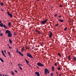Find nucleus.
<instances>
[{
	"label": "nucleus",
	"instance_id": "obj_1",
	"mask_svg": "<svg viewBox=\"0 0 76 76\" xmlns=\"http://www.w3.org/2000/svg\"><path fill=\"white\" fill-rule=\"evenodd\" d=\"M48 20V19H46L45 20L42 21L41 22V25H42V24H45V23H46L47 22Z\"/></svg>",
	"mask_w": 76,
	"mask_h": 76
},
{
	"label": "nucleus",
	"instance_id": "obj_2",
	"mask_svg": "<svg viewBox=\"0 0 76 76\" xmlns=\"http://www.w3.org/2000/svg\"><path fill=\"white\" fill-rule=\"evenodd\" d=\"M26 56L28 57H30V58H32V59H33V58H33V57H32V55H31V54H30V53H27Z\"/></svg>",
	"mask_w": 76,
	"mask_h": 76
},
{
	"label": "nucleus",
	"instance_id": "obj_3",
	"mask_svg": "<svg viewBox=\"0 0 76 76\" xmlns=\"http://www.w3.org/2000/svg\"><path fill=\"white\" fill-rule=\"evenodd\" d=\"M16 52L17 53H18V54H19L21 56H23V54H22V53L20 52L19 51V50L18 49H17Z\"/></svg>",
	"mask_w": 76,
	"mask_h": 76
},
{
	"label": "nucleus",
	"instance_id": "obj_4",
	"mask_svg": "<svg viewBox=\"0 0 76 76\" xmlns=\"http://www.w3.org/2000/svg\"><path fill=\"white\" fill-rule=\"evenodd\" d=\"M7 14L8 16H9L10 18H12L13 17V15L11 14V13H10L9 12H7Z\"/></svg>",
	"mask_w": 76,
	"mask_h": 76
},
{
	"label": "nucleus",
	"instance_id": "obj_5",
	"mask_svg": "<svg viewBox=\"0 0 76 76\" xmlns=\"http://www.w3.org/2000/svg\"><path fill=\"white\" fill-rule=\"evenodd\" d=\"M37 65H38V66H40V67H42V66H44V65H43L40 62L37 63Z\"/></svg>",
	"mask_w": 76,
	"mask_h": 76
},
{
	"label": "nucleus",
	"instance_id": "obj_6",
	"mask_svg": "<svg viewBox=\"0 0 76 76\" xmlns=\"http://www.w3.org/2000/svg\"><path fill=\"white\" fill-rule=\"evenodd\" d=\"M44 72L46 73H50V71H49V70H48L47 68H45V69Z\"/></svg>",
	"mask_w": 76,
	"mask_h": 76
},
{
	"label": "nucleus",
	"instance_id": "obj_7",
	"mask_svg": "<svg viewBox=\"0 0 76 76\" xmlns=\"http://www.w3.org/2000/svg\"><path fill=\"white\" fill-rule=\"evenodd\" d=\"M50 34H49V38H51V37H52V35H53V33H52V32L50 31Z\"/></svg>",
	"mask_w": 76,
	"mask_h": 76
},
{
	"label": "nucleus",
	"instance_id": "obj_8",
	"mask_svg": "<svg viewBox=\"0 0 76 76\" xmlns=\"http://www.w3.org/2000/svg\"><path fill=\"white\" fill-rule=\"evenodd\" d=\"M12 36V34H11V32L10 33L8 34V37H11Z\"/></svg>",
	"mask_w": 76,
	"mask_h": 76
},
{
	"label": "nucleus",
	"instance_id": "obj_9",
	"mask_svg": "<svg viewBox=\"0 0 76 76\" xmlns=\"http://www.w3.org/2000/svg\"><path fill=\"white\" fill-rule=\"evenodd\" d=\"M35 74L37 75V76H39L40 74L38 72H35Z\"/></svg>",
	"mask_w": 76,
	"mask_h": 76
},
{
	"label": "nucleus",
	"instance_id": "obj_10",
	"mask_svg": "<svg viewBox=\"0 0 76 76\" xmlns=\"http://www.w3.org/2000/svg\"><path fill=\"white\" fill-rule=\"evenodd\" d=\"M10 32H11L9 30H7L6 31L5 34H8Z\"/></svg>",
	"mask_w": 76,
	"mask_h": 76
},
{
	"label": "nucleus",
	"instance_id": "obj_11",
	"mask_svg": "<svg viewBox=\"0 0 76 76\" xmlns=\"http://www.w3.org/2000/svg\"><path fill=\"white\" fill-rule=\"evenodd\" d=\"M25 61H26V63L28 64L29 63V61L26 60V59H25Z\"/></svg>",
	"mask_w": 76,
	"mask_h": 76
},
{
	"label": "nucleus",
	"instance_id": "obj_12",
	"mask_svg": "<svg viewBox=\"0 0 76 76\" xmlns=\"http://www.w3.org/2000/svg\"><path fill=\"white\" fill-rule=\"evenodd\" d=\"M12 25V23H11L10 22H9L8 23V26L9 27H10L11 25Z\"/></svg>",
	"mask_w": 76,
	"mask_h": 76
},
{
	"label": "nucleus",
	"instance_id": "obj_13",
	"mask_svg": "<svg viewBox=\"0 0 76 76\" xmlns=\"http://www.w3.org/2000/svg\"><path fill=\"white\" fill-rule=\"evenodd\" d=\"M58 21H59V22H64V21H63V20H62L61 19H58Z\"/></svg>",
	"mask_w": 76,
	"mask_h": 76
},
{
	"label": "nucleus",
	"instance_id": "obj_14",
	"mask_svg": "<svg viewBox=\"0 0 76 76\" xmlns=\"http://www.w3.org/2000/svg\"><path fill=\"white\" fill-rule=\"evenodd\" d=\"M9 41L10 43L11 44H12V40L10 39H9Z\"/></svg>",
	"mask_w": 76,
	"mask_h": 76
},
{
	"label": "nucleus",
	"instance_id": "obj_15",
	"mask_svg": "<svg viewBox=\"0 0 76 76\" xmlns=\"http://www.w3.org/2000/svg\"><path fill=\"white\" fill-rule=\"evenodd\" d=\"M3 26L4 28H5V29H7V27L5 25H4Z\"/></svg>",
	"mask_w": 76,
	"mask_h": 76
},
{
	"label": "nucleus",
	"instance_id": "obj_16",
	"mask_svg": "<svg viewBox=\"0 0 76 76\" xmlns=\"http://www.w3.org/2000/svg\"><path fill=\"white\" fill-rule=\"evenodd\" d=\"M7 53H8V55L9 56H10V57H11V54H10V52H7Z\"/></svg>",
	"mask_w": 76,
	"mask_h": 76
},
{
	"label": "nucleus",
	"instance_id": "obj_17",
	"mask_svg": "<svg viewBox=\"0 0 76 76\" xmlns=\"http://www.w3.org/2000/svg\"><path fill=\"white\" fill-rule=\"evenodd\" d=\"M3 23H1L0 24V26H1V27H3Z\"/></svg>",
	"mask_w": 76,
	"mask_h": 76
},
{
	"label": "nucleus",
	"instance_id": "obj_18",
	"mask_svg": "<svg viewBox=\"0 0 76 76\" xmlns=\"http://www.w3.org/2000/svg\"><path fill=\"white\" fill-rule=\"evenodd\" d=\"M0 60L1 61V62H2V63H4V61H3V59H1V58H0Z\"/></svg>",
	"mask_w": 76,
	"mask_h": 76
},
{
	"label": "nucleus",
	"instance_id": "obj_19",
	"mask_svg": "<svg viewBox=\"0 0 76 76\" xmlns=\"http://www.w3.org/2000/svg\"><path fill=\"white\" fill-rule=\"evenodd\" d=\"M52 69L53 72H54V67L53 66L52 67Z\"/></svg>",
	"mask_w": 76,
	"mask_h": 76
},
{
	"label": "nucleus",
	"instance_id": "obj_20",
	"mask_svg": "<svg viewBox=\"0 0 76 76\" xmlns=\"http://www.w3.org/2000/svg\"><path fill=\"white\" fill-rule=\"evenodd\" d=\"M58 56H59V57H61V54H60V53H58Z\"/></svg>",
	"mask_w": 76,
	"mask_h": 76
},
{
	"label": "nucleus",
	"instance_id": "obj_21",
	"mask_svg": "<svg viewBox=\"0 0 76 76\" xmlns=\"http://www.w3.org/2000/svg\"><path fill=\"white\" fill-rule=\"evenodd\" d=\"M73 60H74V61H76V57H74L73 58Z\"/></svg>",
	"mask_w": 76,
	"mask_h": 76
},
{
	"label": "nucleus",
	"instance_id": "obj_22",
	"mask_svg": "<svg viewBox=\"0 0 76 76\" xmlns=\"http://www.w3.org/2000/svg\"><path fill=\"white\" fill-rule=\"evenodd\" d=\"M11 72L12 73V75L14 76V75H15V73H14V72H13V71H11Z\"/></svg>",
	"mask_w": 76,
	"mask_h": 76
},
{
	"label": "nucleus",
	"instance_id": "obj_23",
	"mask_svg": "<svg viewBox=\"0 0 76 76\" xmlns=\"http://www.w3.org/2000/svg\"><path fill=\"white\" fill-rule=\"evenodd\" d=\"M68 60H71V59L70 58V56H68Z\"/></svg>",
	"mask_w": 76,
	"mask_h": 76
},
{
	"label": "nucleus",
	"instance_id": "obj_24",
	"mask_svg": "<svg viewBox=\"0 0 76 76\" xmlns=\"http://www.w3.org/2000/svg\"><path fill=\"white\" fill-rule=\"evenodd\" d=\"M18 67L20 69V70H22V67H21L20 66H19Z\"/></svg>",
	"mask_w": 76,
	"mask_h": 76
},
{
	"label": "nucleus",
	"instance_id": "obj_25",
	"mask_svg": "<svg viewBox=\"0 0 76 76\" xmlns=\"http://www.w3.org/2000/svg\"><path fill=\"white\" fill-rule=\"evenodd\" d=\"M18 66H22V64H18Z\"/></svg>",
	"mask_w": 76,
	"mask_h": 76
},
{
	"label": "nucleus",
	"instance_id": "obj_26",
	"mask_svg": "<svg viewBox=\"0 0 76 76\" xmlns=\"http://www.w3.org/2000/svg\"><path fill=\"white\" fill-rule=\"evenodd\" d=\"M57 69L58 70H61V68H60V67H58Z\"/></svg>",
	"mask_w": 76,
	"mask_h": 76
},
{
	"label": "nucleus",
	"instance_id": "obj_27",
	"mask_svg": "<svg viewBox=\"0 0 76 76\" xmlns=\"http://www.w3.org/2000/svg\"><path fill=\"white\" fill-rule=\"evenodd\" d=\"M0 4L1 5V6H3L4 4H3V3H0Z\"/></svg>",
	"mask_w": 76,
	"mask_h": 76
},
{
	"label": "nucleus",
	"instance_id": "obj_28",
	"mask_svg": "<svg viewBox=\"0 0 76 76\" xmlns=\"http://www.w3.org/2000/svg\"><path fill=\"white\" fill-rule=\"evenodd\" d=\"M51 76H54V75H53V74L52 73H51Z\"/></svg>",
	"mask_w": 76,
	"mask_h": 76
},
{
	"label": "nucleus",
	"instance_id": "obj_29",
	"mask_svg": "<svg viewBox=\"0 0 76 76\" xmlns=\"http://www.w3.org/2000/svg\"><path fill=\"white\" fill-rule=\"evenodd\" d=\"M59 6L61 7H63V5H59Z\"/></svg>",
	"mask_w": 76,
	"mask_h": 76
},
{
	"label": "nucleus",
	"instance_id": "obj_30",
	"mask_svg": "<svg viewBox=\"0 0 76 76\" xmlns=\"http://www.w3.org/2000/svg\"><path fill=\"white\" fill-rule=\"evenodd\" d=\"M27 50H29V47H27L26 48Z\"/></svg>",
	"mask_w": 76,
	"mask_h": 76
},
{
	"label": "nucleus",
	"instance_id": "obj_31",
	"mask_svg": "<svg viewBox=\"0 0 76 76\" xmlns=\"http://www.w3.org/2000/svg\"><path fill=\"white\" fill-rule=\"evenodd\" d=\"M58 26V24H57L55 25V26Z\"/></svg>",
	"mask_w": 76,
	"mask_h": 76
},
{
	"label": "nucleus",
	"instance_id": "obj_32",
	"mask_svg": "<svg viewBox=\"0 0 76 76\" xmlns=\"http://www.w3.org/2000/svg\"><path fill=\"white\" fill-rule=\"evenodd\" d=\"M67 27H65L64 29V31H66V30H67Z\"/></svg>",
	"mask_w": 76,
	"mask_h": 76
},
{
	"label": "nucleus",
	"instance_id": "obj_33",
	"mask_svg": "<svg viewBox=\"0 0 76 76\" xmlns=\"http://www.w3.org/2000/svg\"><path fill=\"white\" fill-rule=\"evenodd\" d=\"M1 11H2V12H3V11H4V10H3V9L2 8L1 9Z\"/></svg>",
	"mask_w": 76,
	"mask_h": 76
},
{
	"label": "nucleus",
	"instance_id": "obj_34",
	"mask_svg": "<svg viewBox=\"0 0 76 76\" xmlns=\"http://www.w3.org/2000/svg\"><path fill=\"white\" fill-rule=\"evenodd\" d=\"M1 52H2V54H4V52H3V51L2 50L1 51Z\"/></svg>",
	"mask_w": 76,
	"mask_h": 76
},
{
	"label": "nucleus",
	"instance_id": "obj_35",
	"mask_svg": "<svg viewBox=\"0 0 76 76\" xmlns=\"http://www.w3.org/2000/svg\"><path fill=\"white\" fill-rule=\"evenodd\" d=\"M23 49H22L21 50V51L22 52H23Z\"/></svg>",
	"mask_w": 76,
	"mask_h": 76
},
{
	"label": "nucleus",
	"instance_id": "obj_36",
	"mask_svg": "<svg viewBox=\"0 0 76 76\" xmlns=\"http://www.w3.org/2000/svg\"><path fill=\"white\" fill-rule=\"evenodd\" d=\"M55 66H57V63H55Z\"/></svg>",
	"mask_w": 76,
	"mask_h": 76
},
{
	"label": "nucleus",
	"instance_id": "obj_37",
	"mask_svg": "<svg viewBox=\"0 0 76 76\" xmlns=\"http://www.w3.org/2000/svg\"><path fill=\"white\" fill-rule=\"evenodd\" d=\"M37 32L38 33V34H40V32L39 31H38Z\"/></svg>",
	"mask_w": 76,
	"mask_h": 76
},
{
	"label": "nucleus",
	"instance_id": "obj_38",
	"mask_svg": "<svg viewBox=\"0 0 76 76\" xmlns=\"http://www.w3.org/2000/svg\"><path fill=\"white\" fill-rule=\"evenodd\" d=\"M57 14H55L54 15V16H55V17H56L57 16Z\"/></svg>",
	"mask_w": 76,
	"mask_h": 76
},
{
	"label": "nucleus",
	"instance_id": "obj_39",
	"mask_svg": "<svg viewBox=\"0 0 76 76\" xmlns=\"http://www.w3.org/2000/svg\"><path fill=\"white\" fill-rule=\"evenodd\" d=\"M15 72L16 73H18V71H17V70H15Z\"/></svg>",
	"mask_w": 76,
	"mask_h": 76
},
{
	"label": "nucleus",
	"instance_id": "obj_40",
	"mask_svg": "<svg viewBox=\"0 0 76 76\" xmlns=\"http://www.w3.org/2000/svg\"><path fill=\"white\" fill-rule=\"evenodd\" d=\"M44 73H45V75H47V72H44Z\"/></svg>",
	"mask_w": 76,
	"mask_h": 76
},
{
	"label": "nucleus",
	"instance_id": "obj_41",
	"mask_svg": "<svg viewBox=\"0 0 76 76\" xmlns=\"http://www.w3.org/2000/svg\"><path fill=\"white\" fill-rule=\"evenodd\" d=\"M14 34L15 35H16V32H15L14 33Z\"/></svg>",
	"mask_w": 76,
	"mask_h": 76
},
{
	"label": "nucleus",
	"instance_id": "obj_42",
	"mask_svg": "<svg viewBox=\"0 0 76 76\" xmlns=\"http://www.w3.org/2000/svg\"><path fill=\"white\" fill-rule=\"evenodd\" d=\"M9 48H10V49H12V48L10 47V46H9Z\"/></svg>",
	"mask_w": 76,
	"mask_h": 76
},
{
	"label": "nucleus",
	"instance_id": "obj_43",
	"mask_svg": "<svg viewBox=\"0 0 76 76\" xmlns=\"http://www.w3.org/2000/svg\"><path fill=\"white\" fill-rule=\"evenodd\" d=\"M69 23H71V21H70V20H69Z\"/></svg>",
	"mask_w": 76,
	"mask_h": 76
},
{
	"label": "nucleus",
	"instance_id": "obj_44",
	"mask_svg": "<svg viewBox=\"0 0 76 76\" xmlns=\"http://www.w3.org/2000/svg\"><path fill=\"white\" fill-rule=\"evenodd\" d=\"M3 55L5 57H6V56H5V55H4V54H3Z\"/></svg>",
	"mask_w": 76,
	"mask_h": 76
},
{
	"label": "nucleus",
	"instance_id": "obj_45",
	"mask_svg": "<svg viewBox=\"0 0 76 76\" xmlns=\"http://www.w3.org/2000/svg\"><path fill=\"white\" fill-rule=\"evenodd\" d=\"M4 53H6V50H4Z\"/></svg>",
	"mask_w": 76,
	"mask_h": 76
},
{
	"label": "nucleus",
	"instance_id": "obj_46",
	"mask_svg": "<svg viewBox=\"0 0 76 76\" xmlns=\"http://www.w3.org/2000/svg\"><path fill=\"white\" fill-rule=\"evenodd\" d=\"M3 34H0V36H2V35H3Z\"/></svg>",
	"mask_w": 76,
	"mask_h": 76
},
{
	"label": "nucleus",
	"instance_id": "obj_47",
	"mask_svg": "<svg viewBox=\"0 0 76 76\" xmlns=\"http://www.w3.org/2000/svg\"><path fill=\"white\" fill-rule=\"evenodd\" d=\"M1 23V20H0V23Z\"/></svg>",
	"mask_w": 76,
	"mask_h": 76
},
{
	"label": "nucleus",
	"instance_id": "obj_48",
	"mask_svg": "<svg viewBox=\"0 0 76 76\" xmlns=\"http://www.w3.org/2000/svg\"><path fill=\"white\" fill-rule=\"evenodd\" d=\"M33 49H34V47H32L31 48L32 50H33Z\"/></svg>",
	"mask_w": 76,
	"mask_h": 76
},
{
	"label": "nucleus",
	"instance_id": "obj_49",
	"mask_svg": "<svg viewBox=\"0 0 76 76\" xmlns=\"http://www.w3.org/2000/svg\"><path fill=\"white\" fill-rule=\"evenodd\" d=\"M7 46H8V47H9V46H9V44H7Z\"/></svg>",
	"mask_w": 76,
	"mask_h": 76
},
{
	"label": "nucleus",
	"instance_id": "obj_50",
	"mask_svg": "<svg viewBox=\"0 0 76 76\" xmlns=\"http://www.w3.org/2000/svg\"><path fill=\"white\" fill-rule=\"evenodd\" d=\"M24 48H25V47H23V48H22V49H24Z\"/></svg>",
	"mask_w": 76,
	"mask_h": 76
},
{
	"label": "nucleus",
	"instance_id": "obj_51",
	"mask_svg": "<svg viewBox=\"0 0 76 76\" xmlns=\"http://www.w3.org/2000/svg\"><path fill=\"white\" fill-rule=\"evenodd\" d=\"M61 15H60L59 16V18H61Z\"/></svg>",
	"mask_w": 76,
	"mask_h": 76
},
{
	"label": "nucleus",
	"instance_id": "obj_52",
	"mask_svg": "<svg viewBox=\"0 0 76 76\" xmlns=\"http://www.w3.org/2000/svg\"><path fill=\"white\" fill-rule=\"evenodd\" d=\"M37 68H38V69H39V67H38V66H37Z\"/></svg>",
	"mask_w": 76,
	"mask_h": 76
},
{
	"label": "nucleus",
	"instance_id": "obj_53",
	"mask_svg": "<svg viewBox=\"0 0 76 76\" xmlns=\"http://www.w3.org/2000/svg\"><path fill=\"white\" fill-rule=\"evenodd\" d=\"M28 47V46H26V48Z\"/></svg>",
	"mask_w": 76,
	"mask_h": 76
},
{
	"label": "nucleus",
	"instance_id": "obj_54",
	"mask_svg": "<svg viewBox=\"0 0 76 76\" xmlns=\"http://www.w3.org/2000/svg\"><path fill=\"white\" fill-rule=\"evenodd\" d=\"M35 31H36V32H38V31L37 30H35Z\"/></svg>",
	"mask_w": 76,
	"mask_h": 76
},
{
	"label": "nucleus",
	"instance_id": "obj_55",
	"mask_svg": "<svg viewBox=\"0 0 76 76\" xmlns=\"http://www.w3.org/2000/svg\"><path fill=\"white\" fill-rule=\"evenodd\" d=\"M5 76H8V75H5Z\"/></svg>",
	"mask_w": 76,
	"mask_h": 76
},
{
	"label": "nucleus",
	"instance_id": "obj_56",
	"mask_svg": "<svg viewBox=\"0 0 76 76\" xmlns=\"http://www.w3.org/2000/svg\"><path fill=\"white\" fill-rule=\"evenodd\" d=\"M0 76H2V75L0 74Z\"/></svg>",
	"mask_w": 76,
	"mask_h": 76
},
{
	"label": "nucleus",
	"instance_id": "obj_57",
	"mask_svg": "<svg viewBox=\"0 0 76 76\" xmlns=\"http://www.w3.org/2000/svg\"><path fill=\"white\" fill-rule=\"evenodd\" d=\"M57 76H59V75H58V74H57Z\"/></svg>",
	"mask_w": 76,
	"mask_h": 76
},
{
	"label": "nucleus",
	"instance_id": "obj_58",
	"mask_svg": "<svg viewBox=\"0 0 76 76\" xmlns=\"http://www.w3.org/2000/svg\"><path fill=\"white\" fill-rule=\"evenodd\" d=\"M61 74H60V75H59V76H61Z\"/></svg>",
	"mask_w": 76,
	"mask_h": 76
},
{
	"label": "nucleus",
	"instance_id": "obj_59",
	"mask_svg": "<svg viewBox=\"0 0 76 76\" xmlns=\"http://www.w3.org/2000/svg\"><path fill=\"white\" fill-rule=\"evenodd\" d=\"M2 75H3V76H5V75H3V74H2Z\"/></svg>",
	"mask_w": 76,
	"mask_h": 76
},
{
	"label": "nucleus",
	"instance_id": "obj_60",
	"mask_svg": "<svg viewBox=\"0 0 76 76\" xmlns=\"http://www.w3.org/2000/svg\"><path fill=\"white\" fill-rule=\"evenodd\" d=\"M58 73V72H56V74H57Z\"/></svg>",
	"mask_w": 76,
	"mask_h": 76
},
{
	"label": "nucleus",
	"instance_id": "obj_61",
	"mask_svg": "<svg viewBox=\"0 0 76 76\" xmlns=\"http://www.w3.org/2000/svg\"><path fill=\"white\" fill-rule=\"evenodd\" d=\"M1 32V31H0V33Z\"/></svg>",
	"mask_w": 76,
	"mask_h": 76
},
{
	"label": "nucleus",
	"instance_id": "obj_62",
	"mask_svg": "<svg viewBox=\"0 0 76 76\" xmlns=\"http://www.w3.org/2000/svg\"><path fill=\"white\" fill-rule=\"evenodd\" d=\"M37 0V1H39V0Z\"/></svg>",
	"mask_w": 76,
	"mask_h": 76
}]
</instances>
